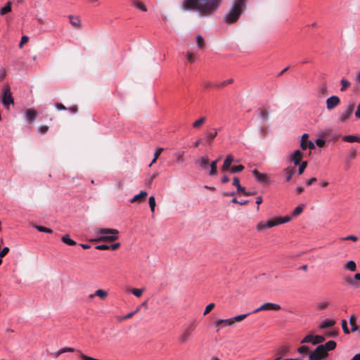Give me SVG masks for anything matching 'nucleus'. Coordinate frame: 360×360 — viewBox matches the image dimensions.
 <instances>
[{
    "mask_svg": "<svg viewBox=\"0 0 360 360\" xmlns=\"http://www.w3.org/2000/svg\"><path fill=\"white\" fill-rule=\"evenodd\" d=\"M328 356V353H326L323 346L321 345H319L314 351L311 352L309 354V359H324Z\"/></svg>",
    "mask_w": 360,
    "mask_h": 360,
    "instance_id": "nucleus-7",
    "label": "nucleus"
},
{
    "mask_svg": "<svg viewBox=\"0 0 360 360\" xmlns=\"http://www.w3.org/2000/svg\"><path fill=\"white\" fill-rule=\"evenodd\" d=\"M143 290H144L143 289L133 288L131 290V292L136 297H140L142 295Z\"/></svg>",
    "mask_w": 360,
    "mask_h": 360,
    "instance_id": "nucleus-48",
    "label": "nucleus"
},
{
    "mask_svg": "<svg viewBox=\"0 0 360 360\" xmlns=\"http://www.w3.org/2000/svg\"><path fill=\"white\" fill-rule=\"evenodd\" d=\"M247 1L234 0L229 11L224 17V22L228 25L236 22L245 10Z\"/></svg>",
    "mask_w": 360,
    "mask_h": 360,
    "instance_id": "nucleus-1",
    "label": "nucleus"
},
{
    "mask_svg": "<svg viewBox=\"0 0 360 360\" xmlns=\"http://www.w3.org/2000/svg\"><path fill=\"white\" fill-rule=\"evenodd\" d=\"M187 60L191 63L195 61V52L191 49H189L187 53Z\"/></svg>",
    "mask_w": 360,
    "mask_h": 360,
    "instance_id": "nucleus-35",
    "label": "nucleus"
},
{
    "mask_svg": "<svg viewBox=\"0 0 360 360\" xmlns=\"http://www.w3.org/2000/svg\"><path fill=\"white\" fill-rule=\"evenodd\" d=\"M148 195L146 191H141L139 194L134 195L131 200V202H135L141 200L143 198L146 197Z\"/></svg>",
    "mask_w": 360,
    "mask_h": 360,
    "instance_id": "nucleus-24",
    "label": "nucleus"
},
{
    "mask_svg": "<svg viewBox=\"0 0 360 360\" xmlns=\"http://www.w3.org/2000/svg\"><path fill=\"white\" fill-rule=\"evenodd\" d=\"M326 340V338L323 335H315L314 336V340L313 342L314 345H316L319 343H322Z\"/></svg>",
    "mask_w": 360,
    "mask_h": 360,
    "instance_id": "nucleus-43",
    "label": "nucleus"
},
{
    "mask_svg": "<svg viewBox=\"0 0 360 360\" xmlns=\"http://www.w3.org/2000/svg\"><path fill=\"white\" fill-rule=\"evenodd\" d=\"M70 24L77 28L81 27V20L78 15H68Z\"/></svg>",
    "mask_w": 360,
    "mask_h": 360,
    "instance_id": "nucleus-15",
    "label": "nucleus"
},
{
    "mask_svg": "<svg viewBox=\"0 0 360 360\" xmlns=\"http://www.w3.org/2000/svg\"><path fill=\"white\" fill-rule=\"evenodd\" d=\"M11 5L12 2L8 1L4 7L1 8L0 15L3 16L6 13H10L11 11Z\"/></svg>",
    "mask_w": 360,
    "mask_h": 360,
    "instance_id": "nucleus-18",
    "label": "nucleus"
},
{
    "mask_svg": "<svg viewBox=\"0 0 360 360\" xmlns=\"http://www.w3.org/2000/svg\"><path fill=\"white\" fill-rule=\"evenodd\" d=\"M9 251V248L8 247H4L1 250H0V257H4Z\"/></svg>",
    "mask_w": 360,
    "mask_h": 360,
    "instance_id": "nucleus-60",
    "label": "nucleus"
},
{
    "mask_svg": "<svg viewBox=\"0 0 360 360\" xmlns=\"http://www.w3.org/2000/svg\"><path fill=\"white\" fill-rule=\"evenodd\" d=\"M325 143V140H323V139H318L316 140V144L320 148L323 147Z\"/></svg>",
    "mask_w": 360,
    "mask_h": 360,
    "instance_id": "nucleus-55",
    "label": "nucleus"
},
{
    "mask_svg": "<svg viewBox=\"0 0 360 360\" xmlns=\"http://www.w3.org/2000/svg\"><path fill=\"white\" fill-rule=\"evenodd\" d=\"M272 226L271 225L270 220H269L266 222L261 221L259 222L257 226V229L258 231H263L266 229L271 228Z\"/></svg>",
    "mask_w": 360,
    "mask_h": 360,
    "instance_id": "nucleus-25",
    "label": "nucleus"
},
{
    "mask_svg": "<svg viewBox=\"0 0 360 360\" xmlns=\"http://www.w3.org/2000/svg\"><path fill=\"white\" fill-rule=\"evenodd\" d=\"M217 160L213 161L210 165V174L213 176L217 174Z\"/></svg>",
    "mask_w": 360,
    "mask_h": 360,
    "instance_id": "nucleus-42",
    "label": "nucleus"
},
{
    "mask_svg": "<svg viewBox=\"0 0 360 360\" xmlns=\"http://www.w3.org/2000/svg\"><path fill=\"white\" fill-rule=\"evenodd\" d=\"M148 203H149V207H150L151 212H153L155 211V207L156 205L155 199L153 195L149 197Z\"/></svg>",
    "mask_w": 360,
    "mask_h": 360,
    "instance_id": "nucleus-39",
    "label": "nucleus"
},
{
    "mask_svg": "<svg viewBox=\"0 0 360 360\" xmlns=\"http://www.w3.org/2000/svg\"><path fill=\"white\" fill-rule=\"evenodd\" d=\"M233 161V158L231 155H228L224 162L221 170L223 172L228 171L231 167V165Z\"/></svg>",
    "mask_w": 360,
    "mask_h": 360,
    "instance_id": "nucleus-14",
    "label": "nucleus"
},
{
    "mask_svg": "<svg viewBox=\"0 0 360 360\" xmlns=\"http://www.w3.org/2000/svg\"><path fill=\"white\" fill-rule=\"evenodd\" d=\"M34 227L39 232H44L47 233H51L53 232L51 229L42 226H35Z\"/></svg>",
    "mask_w": 360,
    "mask_h": 360,
    "instance_id": "nucleus-44",
    "label": "nucleus"
},
{
    "mask_svg": "<svg viewBox=\"0 0 360 360\" xmlns=\"http://www.w3.org/2000/svg\"><path fill=\"white\" fill-rule=\"evenodd\" d=\"M356 319L354 315H352L349 318V323L351 325V330L352 332L359 330V327L356 323Z\"/></svg>",
    "mask_w": 360,
    "mask_h": 360,
    "instance_id": "nucleus-27",
    "label": "nucleus"
},
{
    "mask_svg": "<svg viewBox=\"0 0 360 360\" xmlns=\"http://www.w3.org/2000/svg\"><path fill=\"white\" fill-rule=\"evenodd\" d=\"M94 296H98L101 300H104L108 296V292L102 289H98L95 291L94 294H91L89 297L92 299Z\"/></svg>",
    "mask_w": 360,
    "mask_h": 360,
    "instance_id": "nucleus-16",
    "label": "nucleus"
},
{
    "mask_svg": "<svg viewBox=\"0 0 360 360\" xmlns=\"http://www.w3.org/2000/svg\"><path fill=\"white\" fill-rule=\"evenodd\" d=\"M184 153L183 151H179V152L175 153L174 154V156L176 158V161L178 163L182 164L184 162Z\"/></svg>",
    "mask_w": 360,
    "mask_h": 360,
    "instance_id": "nucleus-31",
    "label": "nucleus"
},
{
    "mask_svg": "<svg viewBox=\"0 0 360 360\" xmlns=\"http://www.w3.org/2000/svg\"><path fill=\"white\" fill-rule=\"evenodd\" d=\"M222 0H204V16L216 12Z\"/></svg>",
    "mask_w": 360,
    "mask_h": 360,
    "instance_id": "nucleus-4",
    "label": "nucleus"
},
{
    "mask_svg": "<svg viewBox=\"0 0 360 360\" xmlns=\"http://www.w3.org/2000/svg\"><path fill=\"white\" fill-rule=\"evenodd\" d=\"M336 342L333 340H330L328 342H326L324 345H321V346H323L326 353H328L329 351L335 349L336 347Z\"/></svg>",
    "mask_w": 360,
    "mask_h": 360,
    "instance_id": "nucleus-21",
    "label": "nucleus"
},
{
    "mask_svg": "<svg viewBox=\"0 0 360 360\" xmlns=\"http://www.w3.org/2000/svg\"><path fill=\"white\" fill-rule=\"evenodd\" d=\"M259 115L262 119V122H266L269 120V112L264 108L259 109Z\"/></svg>",
    "mask_w": 360,
    "mask_h": 360,
    "instance_id": "nucleus-23",
    "label": "nucleus"
},
{
    "mask_svg": "<svg viewBox=\"0 0 360 360\" xmlns=\"http://www.w3.org/2000/svg\"><path fill=\"white\" fill-rule=\"evenodd\" d=\"M303 157V153L300 150H295L290 157L291 160L294 162L295 165H299Z\"/></svg>",
    "mask_w": 360,
    "mask_h": 360,
    "instance_id": "nucleus-13",
    "label": "nucleus"
},
{
    "mask_svg": "<svg viewBox=\"0 0 360 360\" xmlns=\"http://www.w3.org/2000/svg\"><path fill=\"white\" fill-rule=\"evenodd\" d=\"M214 306L215 304L214 303L209 304L204 311V315L210 313L214 309Z\"/></svg>",
    "mask_w": 360,
    "mask_h": 360,
    "instance_id": "nucleus-53",
    "label": "nucleus"
},
{
    "mask_svg": "<svg viewBox=\"0 0 360 360\" xmlns=\"http://www.w3.org/2000/svg\"><path fill=\"white\" fill-rule=\"evenodd\" d=\"M61 240H62V241L64 243H65V244H67L68 245H76V242L74 240L71 239L70 237V235H68V234L64 235L62 237Z\"/></svg>",
    "mask_w": 360,
    "mask_h": 360,
    "instance_id": "nucleus-28",
    "label": "nucleus"
},
{
    "mask_svg": "<svg viewBox=\"0 0 360 360\" xmlns=\"http://www.w3.org/2000/svg\"><path fill=\"white\" fill-rule=\"evenodd\" d=\"M221 321H222L223 327H225L227 326H231L233 325V321L232 318L228 319H221Z\"/></svg>",
    "mask_w": 360,
    "mask_h": 360,
    "instance_id": "nucleus-50",
    "label": "nucleus"
},
{
    "mask_svg": "<svg viewBox=\"0 0 360 360\" xmlns=\"http://www.w3.org/2000/svg\"><path fill=\"white\" fill-rule=\"evenodd\" d=\"M342 328L345 334H349L350 333V331L347 327V323L346 320L342 321Z\"/></svg>",
    "mask_w": 360,
    "mask_h": 360,
    "instance_id": "nucleus-52",
    "label": "nucleus"
},
{
    "mask_svg": "<svg viewBox=\"0 0 360 360\" xmlns=\"http://www.w3.org/2000/svg\"><path fill=\"white\" fill-rule=\"evenodd\" d=\"M37 111L33 109H29L26 112V118L27 120H29L30 122L35 120L37 117Z\"/></svg>",
    "mask_w": 360,
    "mask_h": 360,
    "instance_id": "nucleus-20",
    "label": "nucleus"
},
{
    "mask_svg": "<svg viewBox=\"0 0 360 360\" xmlns=\"http://www.w3.org/2000/svg\"><path fill=\"white\" fill-rule=\"evenodd\" d=\"M159 175V174L158 172L156 173H153L152 174H148L147 178L146 179V184L148 185V186H150L153 181Z\"/></svg>",
    "mask_w": 360,
    "mask_h": 360,
    "instance_id": "nucleus-33",
    "label": "nucleus"
},
{
    "mask_svg": "<svg viewBox=\"0 0 360 360\" xmlns=\"http://www.w3.org/2000/svg\"><path fill=\"white\" fill-rule=\"evenodd\" d=\"M309 347L303 345L297 348V352L300 354H307L309 352Z\"/></svg>",
    "mask_w": 360,
    "mask_h": 360,
    "instance_id": "nucleus-51",
    "label": "nucleus"
},
{
    "mask_svg": "<svg viewBox=\"0 0 360 360\" xmlns=\"http://www.w3.org/2000/svg\"><path fill=\"white\" fill-rule=\"evenodd\" d=\"M233 185L235 186L236 188L239 187L240 186V180L238 177H234L233 179Z\"/></svg>",
    "mask_w": 360,
    "mask_h": 360,
    "instance_id": "nucleus-64",
    "label": "nucleus"
},
{
    "mask_svg": "<svg viewBox=\"0 0 360 360\" xmlns=\"http://www.w3.org/2000/svg\"><path fill=\"white\" fill-rule=\"evenodd\" d=\"M196 41H197V44H198V46L201 48L202 46V37L201 35H198L196 37Z\"/></svg>",
    "mask_w": 360,
    "mask_h": 360,
    "instance_id": "nucleus-62",
    "label": "nucleus"
},
{
    "mask_svg": "<svg viewBox=\"0 0 360 360\" xmlns=\"http://www.w3.org/2000/svg\"><path fill=\"white\" fill-rule=\"evenodd\" d=\"M281 309V306L278 304L266 302L262 304L259 308L255 309L252 313L256 314L261 311H278Z\"/></svg>",
    "mask_w": 360,
    "mask_h": 360,
    "instance_id": "nucleus-9",
    "label": "nucleus"
},
{
    "mask_svg": "<svg viewBox=\"0 0 360 360\" xmlns=\"http://www.w3.org/2000/svg\"><path fill=\"white\" fill-rule=\"evenodd\" d=\"M28 39H29L28 37L22 36L21 38V41L20 42L19 46L21 48L25 43H27L28 41Z\"/></svg>",
    "mask_w": 360,
    "mask_h": 360,
    "instance_id": "nucleus-63",
    "label": "nucleus"
},
{
    "mask_svg": "<svg viewBox=\"0 0 360 360\" xmlns=\"http://www.w3.org/2000/svg\"><path fill=\"white\" fill-rule=\"evenodd\" d=\"M96 249L99 250H105L110 249V246L106 244L98 245L96 246Z\"/></svg>",
    "mask_w": 360,
    "mask_h": 360,
    "instance_id": "nucleus-54",
    "label": "nucleus"
},
{
    "mask_svg": "<svg viewBox=\"0 0 360 360\" xmlns=\"http://www.w3.org/2000/svg\"><path fill=\"white\" fill-rule=\"evenodd\" d=\"M1 102L4 107L7 110H9L11 105H14L13 98L8 85L5 86L3 89Z\"/></svg>",
    "mask_w": 360,
    "mask_h": 360,
    "instance_id": "nucleus-5",
    "label": "nucleus"
},
{
    "mask_svg": "<svg viewBox=\"0 0 360 360\" xmlns=\"http://www.w3.org/2000/svg\"><path fill=\"white\" fill-rule=\"evenodd\" d=\"M133 6L136 7V8L141 10V11L146 12L147 11V8L145 6V5L139 0H134L133 1Z\"/></svg>",
    "mask_w": 360,
    "mask_h": 360,
    "instance_id": "nucleus-29",
    "label": "nucleus"
},
{
    "mask_svg": "<svg viewBox=\"0 0 360 360\" xmlns=\"http://www.w3.org/2000/svg\"><path fill=\"white\" fill-rule=\"evenodd\" d=\"M340 84L342 85L340 88L341 91H345L351 85V83L346 79L342 78L340 80Z\"/></svg>",
    "mask_w": 360,
    "mask_h": 360,
    "instance_id": "nucleus-30",
    "label": "nucleus"
},
{
    "mask_svg": "<svg viewBox=\"0 0 360 360\" xmlns=\"http://www.w3.org/2000/svg\"><path fill=\"white\" fill-rule=\"evenodd\" d=\"M95 236H101L103 241H115L118 238L119 231L115 229L96 228L94 230Z\"/></svg>",
    "mask_w": 360,
    "mask_h": 360,
    "instance_id": "nucleus-2",
    "label": "nucleus"
},
{
    "mask_svg": "<svg viewBox=\"0 0 360 360\" xmlns=\"http://www.w3.org/2000/svg\"><path fill=\"white\" fill-rule=\"evenodd\" d=\"M217 135V129L215 128H212L210 129H207L205 134H204V146L211 147L213 140Z\"/></svg>",
    "mask_w": 360,
    "mask_h": 360,
    "instance_id": "nucleus-8",
    "label": "nucleus"
},
{
    "mask_svg": "<svg viewBox=\"0 0 360 360\" xmlns=\"http://www.w3.org/2000/svg\"><path fill=\"white\" fill-rule=\"evenodd\" d=\"M55 107L58 110H67L66 107L64 105H63L62 103H56L55 104Z\"/></svg>",
    "mask_w": 360,
    "mask_h": 360,
    "instance_id": "nucleus-57",
    "label": "nucleus"
},
{
    "mask_svg": "<svg viewBox=\"0 0 360 360\" xmlns=\"http://www.w3.org/2000/svg\"><path fill=\"white\" fill-rule=\"evenodd\" d=\"M304 207V205H303V204L298 205L292 212V216L297 217V216L300 215L302 212Z\"/></svg>",
    "mask_w": 360,
    "mask_h": 360,
    "instance_id": "nucleus-38",
    "label": "nucleus"
},
{
    "mask_svg": "<svg viewBox=\"0 0 360 360\" xmlns=\"http://www.w3.org/2000/svg\"><path fill=\"white\" fill-rule=\"evenodd\" d=\"M340 103V99L338 96H332L326 99V108L328 110H332L338 106Z\"/></svg>",
    "mask_w": 360,
    "mask_h": 360,
    "instance_id": "nucleus-10",
    "label": "nucleus"
},
{
    "mask_svg": "<svg viewBox=\"0 0 360 360\" xmlns=\"http://www.w3.org/2000/svg\"><path fill=\"white\" fill-rule=\"evenodd\" d=\"M329 305H330V302H329L324 301V302H321L317 303L316 304V308H317L318 310H324L326 308H328Z\"/></svg>",
    "mask_w": 360,
    "mask_h": 360,
    "instance_id": "nucleus-36",
    "label": "nucleus"
},
{
    "mask_svg": "<svg viewBox=\"0 0 360 360\" xmlns=\"http://www.w3.org/2000/svg\"><path fill=\"white\" fill-rule=\"evenodd\" d=\"M314 336L309 334V335H307V336H305L302 340H301V343L302 344H304V343H311L313 345V342H314Z\"/></svg>",
    "mask_w": 360,
    "mask_h": 360,
    "instance_id": "nucleus-37",
    "label": "nucleus"
},
{
    "mask_svg": "<svg viewBox=\"0 0 360 360\" xmlns=\"http://www.w3.org/2000/svg\"><path fill=\"white\" fill-rule=\"evenodd\" d=\"M354 108L355 103H349L346 107V108L342 112L340 113L338 122L340 123L345 122L352 115Z\"/></svg>",
    "mask_w": 360,
    "mask_h": 360,
    "instance_id": "nucleus-6",
    "label": "nucleus"
},
{
    "mask_svg": "<svg viewBox=\"0 0 360 360\" xmlns=\"http://www.w3.org/2000/svg\"><path fill=\"white\" fill-rule=\"evenodd\" d=\"M309 135L307 134H304L301 137L300 146L302 150H306L307 148V143H308Z\"/></svg>",
    "mask_w": 360,
    "mask_h": 360,
    "instance_id": "nucleus-26",
    "label": "nucleus"
},
{
    "mask_svg": "<svg viewBox=\"0 0 360 360\" xmlns=\"http://www.w3.org/2000/svg\"><path fill=\"white\" fill-rule=\"evenodd\" d=\"M307 166V161H303L302 162H300V167H299V169H298V174H303L304 169H306Z\"/></svg>",
    "mask_w": 360,
    "mask_h": 360,
    "instance_id": "nucleus-47",
    "label": "nucleus"
},
{
    "mask_svg": "<svg viewBox=\"0 0 360 360\" xmlns=\"http://www.w3.org/2000/svg\"><path fill=\"white\" fill-rule=\"evenodd\" d=\"M181 8L186 11H195L202 12V0H184Z\"/></svg>",
    "mask_w": 360,
    "mask_h": 360,
    "instance_id": "nucleus-3",
    "label": "nucleus"
},
{
    "mask_svg": "<svg viewBox=\"0 0 360 360\" xmlns=\"http://www.w3.org/2000/svg\"><path fill=\"white\" fill-rule=\"evenodd\" d=\"M343 279L345 283L347 285H350L355 288L359 287V285L355 281L354 276L352 278L351 276H346Z\"/></svg>",
    "mask_w": 360,
    "mask_h": 360,
    "instance_id": "nucleus-17",
    "label": "nucleus"
},
{
    "mask_svg": "<svg viewBox=\"0 0 360 360\" xmlns=\"http://www.w3.org/2000/svg\"><path fill=\"white\" fill-rule=\"evenodd\" d=\"M342 139L344 141L349 142V143H353V142H357L360 143V137L353 135H347L344 136L342 137Z\"/></svg>",
    "mask_w": 360,
    "mask_h": 360,
    "instance_id": "nucleus-19",
    "label": "nucleus"
},
{
    "mask_svg": "<svg viewBox=\"0 0 360 360\" xmlns=\"http://www.w3.org/2000/svg\"><path fill=\"white\" fill-rule=\"evenodd\" d=\"M340 240H342V241H344V240H352L354 242H356L358 240V238L356 236H355L350 235V236H346V237L340 238Z\"/></svg>",
    "mask_w": 360,
    "mask_h": 360,
    "instance_id": "nucleus-49",
    "label": "nucleus"
},
{
    "mask_svg": "<svg viewBox=\"0 0 360 360\" xmlns=\"http://www.w3.org/2000/svg\"><path fill=\"white\" fill-rule=\"evenodd\" d=\"M252 174L255 179L261 184H266L269 182V178L266 174L259 172L257 169H254Z\"/></svg>",
    "mask_w": 360,
    "mask_h": 360,
    "instance_id": "nucleus-11",
    "label": "nucleus"
},
{
    "mask_svg": "<svg viewBox=\"0 0 360 360\" xmlns=\"http://www.w3.org/2000/svg\"><path fill=\"white\" fill-rule=\"evenodd\" d=\"M345 268L351 271L356 270V264L354 261L350 260L345 264Z\"/></svg>",
    "mask_w": 360,
    "mask_h": 360,
    "instance_id": "nucleus-32",
    "label": "nucleus"
},
{
    "mask_svg": "<svg viewBox=\"0 0 360 360\" xmlns=\"http://www.w3.org/2000/svg\"><path fill=\"white\" fill-rule=\"evenodd\" d=\"M233 82V79H227L226 81H224L223 82H221L219 86V87H224L228 84H232Z\"/></svg>",
    "mask_w": 360,
    "mask_h": 360,
    "instance_id": "nucleus-56",
    "label": "nucleus"
},
{
    "mask_svg": "<svg viewBox=\"0 0 360 360\" xmlns=\"http://www.w3.org/2000/svg\"><path fill=\"white\" fill-rule=\"evenodd\" d=\"M229 169L232 173L240 172L244 169V167L242 165L231 167Z\"/></svg>",
    "mask_w": 360,
    "mask_h": 360,
    "instance_id": "nucleus-45",
    "label": "nucleus"
},
{
    "mask_svg": "<svg viewBox=\"0 0 360 360\" xmlns=\"http://www.w3.org/2000/svg\"><path fill=\"white\" fill-rule=\"evenodd\" d=\"M202 124V117L197 120L193 124V127L197 128Z\"/></svg>",
    "mask_w": 360,
    "mask_h": 360,
    "instance_id": "nucleus-58",
    "label": "nucleus"
},
{
    "mask_svg": "<svg viewBox=\"0 0 360 360\" xmlns=\"http://www.w3.org/2000/svg\"><path fill=\"white\" fill-rule=\"evenodd\" d=\"M291 220V217L288 216H285L283 217H275L270 219L271 225L273 226L282 224L286 222H288Z\"/></svg>",
    "mask_w": 360,
    "mask_h": 360,
    "instance_id": "nucleus-12",
    "label": "nucleus"
},
{
    "mask_svg": "<svg viewBox=\"0 0 360 360\" xmlns=\"http://www.w3.org/2000/svg\"><path fill=\"white\" fill-rule=\"evenodd\" d=\"M48 130H49L48 126H41L38 128V131L39 133H42V134L46 133Z\"/></svg>",
    "mask_w": 360,
    "mask_h": 360,
    "instance_id": "nucleus-61",
    "label": "nucleus"
},
{
    "mask_svg": "<svg viewBox=\"0 0 360 360\" xmlns=\"http://www.w3.org/2000/svg\"><path fill=\"white\" fill-rule=\"evenodd\" d=\"M189 335H190V332H189L188 330H185V331H184V333L180 335V337H179V341H180L181 342H184L187 340V338L189 337Z\"/></svg>",
    "mask_w": 360,
    "mask_h": 360,
    "instance_id": "nucleus-46",
    "label": "nucleus"
},
{
    "mask_svg": "<svg viewBox=\"0 0 360 360\" xmlns=\"http://www.w3.org/2000/svg\"><path fill=\"white\" fill-rule=\"evenodd\" d=\"M248 315H249V314H240V315H238V316L233 317L232 319L233 321V324L236 322H240V321H243Z\"/></svg>",
    "mask_w": 360,
    "mask_h": 360,
    "instance_id": "nucleus-40",
    "label": "nucleus"
},
{
    "mask_svg": "<svg viewBox=\"0 0 360 360\" xmlns=\"http://www.w3.org/2000/svg\"><path fill=\"white\" fill-rule=\"evenodd\" d=\"M289 352V348L288 347H281L277 352L278 356L282 357V356L286 355Z\"/></svg>",
    "mask_w": 360,
    "mask_h": 360,
    "instance_id": "nucleus-41",
    "label": "nucleus"
},
{
    "mask_svg": "<svg viewBox=\"0 0 360 360\" xmlns=\"http://www.w3.org/2000/svg\"><path fill=\"white\" fill-rule=\"evenodd\" d=\"M162 151H163L162 148H160V147L157 148L154 153V157H155V158H158V157L160 155V154L162 153Z\"/></svg>",
    "mask_w": 360,
    "mask_h": 360,
    "instance_id": "nucleus-59",
    "label": "nucleus"
},
{
    "mask_svg": "<svg viewBox=\"0 0 360 360\" xmlns=\"http://www.w3.org/2000/svg\"><path fill=\"white\" fill-rule=\"evenodd\" d=\"M335 323V322L333 320H326L321 323V325L320 326V328L322 329L326 328H330V327H332L333 326H334Z\"/></svg>",
    "mask_w": 360,
    "mask_h": 360,
    "instance_id": "nucleus-34",
    "label": "nucleus"
},
{
    "mask_svg": "<svg viewBox=\"0 0 360 360\" xmlns=\"http://www.w3.org/2000/svg\"><path fill=\"white\" fill-rule=\"evenodd\" d=\"M284 172L286 175V181H290L292 175L295 172V167H288L284 169Z\"/></svg>",
    "mask_w": 360,
    "mask_h": 360,
    "instance_id": "nucleus-22",
    "label": "nucleus"
}]
</instances>
